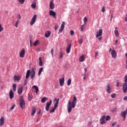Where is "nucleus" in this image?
Masks as SVG:
<instances>
[{
  "mask_svg": "<svg viewBox=\"0 0 127 127\" xmlns=\"http://www.w3.org/2000/svg\"><path fill=\"white\" fill-rule=\"evenodd\" d=\"M76 104H77V98L76 96H74L72 102L68 101L67 105V111L69 113H71L72 109H74V108L76 107Z\"/></svg>",
  "mask_w": 127,
  "mask_h": 127,
  "instance_id": "f257e3e1",
  "label": "nucleus"
},
{
  "mask_svg": "<svg viewBox=\"0 0 127 127\" xmlns=\"http://www.w3.org/2000/svg\"><path fill=\"white\" fill-rule=\"evenodd\" d=\"M34 68H32L31 69V71L30 69H28L27 71L26 74V79H28L29 78V76H30V73H31V79H33L34 77H35V70Z\"/></svg>",
  "mask_w": 127,
  "mask_h": 127,
  "instance_id": "f03ea898",
  "label": "nucleus"
},
{
  "mask_svg": "<svg viewBox=\"0 0 127 127\" xmlns=\"http://www.w3.org/2000/svg\"><path fill=\"white\" fill-rule=\"evenodd\" d=\"M19 101V106L23 110L25 108V102L24 101V99H23V96L20 97Z\"/></svg>",
  "mask_w": 127,
  "mask_h": 127,
  "instance_id": "7ed1b4c3",
  "label": "nucleus"
},
{
  "mask_svg": "<svg viewBox=\"0 0 127 127\" xmlns=\"http://www.w3.org/2000/svg\"><path fill=\"white\" fill-rule=\"evenodd\" d=\"M127 113L125 111L121 112L120 116L121 118H123V121H126V118H127Z\"/></svg>",
  "mask_w": 127,
  "mask_h": 127,
  "instance_id": "20e7f679",
  "label": "nucleus"
},
{
  "mask_svg": "<svg viewBox=\"0 0 127 127\" xmlns=\"http://www.w3.org/2000/svg\"><path fill=\"white\" fill-rule=\"evenodd\" d=\"M36 18H37V15L36 14L34 15L33 17L32 18L31 21L30 22V25H33V24L35 23V22L36 21Z\"/></svg>",
  "mask_w": 127,
  "mask_h": 127,
  "instance_id": "39448f33",
  "label": "nucleus"
},
{
  "mask_svg": "<svg viewBox=\"0 0 127 127\" xmlns=\"http://www.w3.org/2000/svg\"><path fill=\"white\" fill-rule=\"evenodd\" d=\"M123 91L124 94L127 93V83H123Z\"/></svg>",
  "mask_w": 127,
  "mask_h": 127,
  "instance_id": "423d86ee",
  "label": "nucleus"
},
{
  "mask_svg": "<svg viewBox=\"0 0 127 127\" xmlns=\"http://www.w3.org/2000/svg\"><path fill=\"white\" fill-rule=\"evenodd\" d=\"M103 34V30L102 29H100L99 31L96 32V37L98 38V37H100V36H102Z\"/></svg>",
  "mask_w": 127,
  "mask_h": 127,
  "instance_id": "0eeeda50",
  "label": "nucleus"
},
{
  "mask_svg": "<svg viewBox=\"0 0 127 127\" xmlns=\"http://www.w3.org/2000/svg\"><path fill=\"white\" fill-rule=\"evenodd\" d=\"M52 104V100H50L49 103H47V104L45 107L46 111L48 112L49 111V108H50V106H51Z\"/></svg>",
  "mask_w": 127,
  "mask_h": 127,
  "instance_id": "6e6552de",
  "label": "nucleus"
},
{
  "mask_svg": "<svg viewBox=\"0 0 127 127\" xmlns=\"http://www.w3.org/2000/svg\"><path fill=\"white\" fill-rule=\"evenodd\" d=\"M21 78V76L20 75H14L13 76V80L14 81H19L20 78Z\"/></svg>",
  "mask_w": 127,
  "mask_h": 127,
  "instance_id": "1a4fd4ad",
  "label": "nucleus"
},
{
  "mask_svg": "<svg viewBox=\"0 0 127 127\" xmlns=\"http://www.w3.org/2000/svg\"><path fill=\"white\" fill-rule=\"evenodd\" d=\"M106 90L108 94H111V93H112V88L109 84H107V85Z\"/></svg>",
  "mask_w": 127,
  "mask_h": 127,
  "instance_id": "9d476101",
  "label": "nucleus"
},
{
  "mask_svg": "<svg viewBox=\"0 0 127 127\" xmlns=\"http://www.w3.org/2000/svg\"><path fill=\"white\" fill-rule=\"evenodd\" d=\"M106 119V116H103L102 118L100 119V124L101 125H104V124H106L107 123L106 122V120H105Z\"/></svg>",
  "mask_w": 127,
  "mask_h": 127,
  "instance_id": "9b49d317",
  "label": "nucleus"
},
{
  "mask_svg": "<svg viewBox=\"0 0 127 127\" xmlns=\"http://www.w3.org/2000/svg\"><path fill=\"white\" fill-rule=\"evenodd\" d=\"M111 55L112 58L115 59L117 58V52H116L115 50H113L111 52Z\"/></svg>",
  "mask_w": 127,
  "mask_h": 127,
  "instance_id": "f8f14e48",
  "label": "nucleus"
},
{
  "mask_svg": "<svg viewBox=\"0 0 127 127\" xmlns=\"http://www.w3.org/2000/svg\"><path fill=\"white\" fill-rule=\"evenodd\" d=\"M50 15H51L54 18H56V12L52 10H50Z\"/></svg>",
  "mask_w": 127,
  "mask_h": 127,
  "instance_id": "ddd939ff",
  "label": "nucleus"
},
{
  "mask_svg": "<svg viewBox=\"0 0 127 127\" xmlns=\"http://www.w3.org/2000/svg\"><path fill=\"white\" fill-rule=\"evenodd\" d=\"M22 92H23V87L20 86L18 89V95H21V94H22Z\"/></svg>",
  "mask_w": 127,
  "mask_h": 127,
  "instance_id": "4468645a",
  "label": "nucleus"
},
{
  "mask_svg": "<svg viewBox=\"0 0 127 127\" xmlns=\"http://www.w3.org/2000/svg\"><path fill=\"white\" fill-rule=\"evenodd\" d=\"M24 55H25V50L24 49H23L20 53V58H24Z\"/></svg>",
  "mask_w": 127,
  "mask_h": 127,
  "instance_id": "2eb2a0df",
  "label": "nucleus"
},
{
  "mask_svg": "<svg viewBox=\"0 0 127 127\" xmlns=\"http://www.w3.org/2000/svg\"><path fill=\"white\" fill-rule=\"evenodd\" d=\"M50 35H51V31H47L45 34V37L46 38H48V37H50Z\"/></svg>",
  "mask_w": 127,
  "mask_h": 127,
  "instance_id": "dca6fc26",
  "label": "nucleus"
},
{
  "mask_svg": "<svg viewBox=\"0 0 127 127\" xmlns=\"http://www.w3.org/2000/svg\"><path fill=\"white\" fill-rule=\"evenodd\" d=\"M4 125V118L3 117H2L0 119V126L2 127V126H3Z\"/></svg>",
  "mask_w": 127,
  "mask_h": 127,
  "instance_id": "f3484780",
  "label": "nucleus"
},
{
  "mask_svg": "<svg viewBox=\"0 0 127 127\" xmlns=\"http://www.w3.org/2000/svg\"><path fill=\"white\" fill-rule=\"evenodd\" d=\"M54 7H55L54 3H53V1L51 0L50 3V9H54Z\"/></svg>",
  "mask_w": 127,
  "mask_h": 127,
  "instance_id": "a211bd4d",
  "label": "nucleus"
},
{
  "mask_svg": "<svg viewBox=\"0 0 127 127\" xmlns=\"http://www.w3.org/2000/svg\"><path fill=\"white\" fill-rule=\"evenodd\" d=\"M60 84L61 87L64 85V77H63L62 79H60Z\"/></svg>",
  "mask_w": 127,
  "mask_h": 127,
  "instance_id": "6ab92c4d",
  "label": "nucleus"
},
{
  "mask_svg": "<svg viewBox=\"0 0 127 127\" xmlns=\"http://www.w3.org/2000/svg\"><path fill=\"white\" fill-rule=\"evenodd\" d=\"M79 62H84V61H85V57L84 55H82L79 57Z\"/></svg>",
  "mask_w": 127,
  "mask_h": 127,
  "instance_id": "aec40b11",
  "label": "nucleus"
},
{
  "mask_svg": "<svg viewBox=\"0 0 127 127\" xmlns=\"http://www.w3.org/2000/svg\"><path fill=\"white\" fill-rule=\"evenodd\" d=\"M13 97H14V94H13V92L12 90H10L9 92V97L10 99H13Z\"/></svg>",
  "mask_w": 127,
  "mask_h": 127,
  "instance_id": "412c9836",
  "label": "nucleus"
},
{
  "mask_svg": "<svg viewBox=\"0 0 127 127\" xmlns=\"http://www.w3.org/2000/svg\"><path fill=\"white\" fill-rule=\"evenodd\" d=\"M71 45H68V46L66 48V53L69 54L70 53V51H71Z\"/></svg>",
  "mask_w": 127,
  "mask_h": 127,
  "instance_id": "4be33fe9",
  "label": "nucleus"
},
{
  "mask_svg": "<svg viewBox=\"0 0 127 127\" xmlns=\"http://www.w3.org/2000/svg\"><path fill=\"white\" fill-rule=\"evenodd\" d=\"M54 101H56L54 107H55V108H57V107H58V103H59V98L57 100V98H55Z\"/></svg>",
  "mask_w": 127,
  "mask_h": 127,
  "instance_id": "5701e85b",
  "label": "nucleus"
},
{
  "mask_svg": "<svg viewBox=\"0 0 127 127\" xmlns=\"http://www.w3.org/2000/svg\"><path fill=\"white\" fill-rule=\"evenodd\" d=\"M33 89H35L36 90V93L37 94L38 93V91H39V89H38V87H37L36 85H33L32 86Z\"/></svg>",
  "mask_w": 127,
  "mask_h": 127,
  "instance_id": "b1692460",
  "label": "nucleus"
},
{
  "mask_svg": "<svg viewBox=\"0 0 127 127\" xmlns=\"http://www.w3.org/2000/svg\"><path fill=\"white\" fill-rule=\"evenodd\" d=\"M39 66H40V67H41V66L43 65V62H42V60H41V57H40L39 58Z\"/></svg>",
  "mask_w": 127,
  "mask_h": 127,
  "instance_id": "393cba45",
  "label": "nucleus"
},
{
  "mask_svg": "<svg viewBox=\"0 0 127 127\" xmlns=\"http://www.w3.org/2000/svg\"><path fill=\"white\" fill-rule=\"evenodd\" d=\"M47 100H48V98L45 97H44L42 98V100H41V102L42 103H45V101H47Z\"/></svg>",
  "mask_w": 127,
  "mask_h": 127,
  "instance_id": "a878e982",
  "label": "nucleus"
},
{
  "mask_svg": "<svg viewBox=\"0 0 127 127\" xmlns=\"http://www.w3.org/2000/svg\"><path fill=\"white\" fill-rule=\"evenodd\" d=\"M16 87H17L16 84H15V83H13L12 85L13 92H15V91H16Z\"/></svg>",
  "mask_w": 127,
  "mask_h": 127,
  "instance_id": "bb28decb",
  "label": "nucleus"
},
{
  "mask_svg": "<svg viewBox=\"0 0 127 127\" xmlns=\"http://www.w3.org/2000/svg\"><path fill=\"white\" fill-rule=\"evenodd\" d=\"M117 29H118V27H116L115 29V30L114 31L115 34L116 36H119V31Z\"/></svg>",
  "mask_w": 127,
  "mask_h": 127,
  "instance_id": "cd10ccee",
  "label": "nucleus"
},
{
  "mask_svg": "<svg viewBox=\"0 0 127 127\" xmlns=\"http://www.w3.org/2000/svg\"><path fill=\"white\" fill-rule=\"evenodd\" d=\"M36 112V110L35 109V108H33L32 109V113H31L32 116H34V114H35Z\"/></svg>",
  "mask_w": 127,
  "mask_h": 127,
  "instance_id": "c85d7f7f",
  "label": "nucleus"
},
{
  "mask_svg": "<svg viewBox=\"0 0 127 127\" xmlns=\"http://www.w3.org/2000/svg\"><path fill=\"white\" fill-rule=\"evenodd\" d=\"M42 71H43V67H41L39 70V72H38L39 76H40V75H41V73H42Z\"/></svg>",
  "mask_w": 127,
  "mask_h": 127,
  "instance_id": "c756f323",
  "label": "nucleus"
},
{
  "mask_svg": "<svg viewBox=\"0 0 127 127\" xmlns=\"http://www.w3.org/2000/svg\"><path fill=\"white\" fill-rule=\"evenodd\" d=\"M72 82V80L71 79V78H69L67 80V86H70V85H71V82Z\"/></svg>",
  "mask_w": 127,
  "mask_h": 127,
  "instance_id": "7c9ffc66",
  "label": "nucleus"
},
{
  "mask_svg": "<svg viewBox=\"0 0 127 127\" xmlns=\"http://www.w3.org/2000/svg\"><path fill=\"white\" fill-rule=\"evenodd\" d=\"M56 109H57V107H55V106H54V108H52V110L50 111V113H54Z\"/></svg>",
  "mask_w": 127,
  "mask_h": 127,
  "instance_id": "2f4dec72",
  "label": "nucleus"
},
{
  "mask_svg": "<svg viewBox=\"0 0 127 127\" xmlns=\"http://www.w3.org/2000/svg\"><path fill=\"white\" fill-rule=\"evenodd\" d=\"M33 98V96L32 95L30 96V95H28V101H31Z\"/></svg>",
  "mask_w": 127,
  "mask_h": 127,
  "instance_id": "473e14b6",
  "label": "nucleus"
},
{
  "mask_svg": "<svg viewBox=\"0 0 127 127\" xmlns=\"http://www.w3.org/2000/svg\"><path fill=\"white\" fill-rule=\"evenodd\" d=\"M111 98H112L113 99H114V98H116V97H117V94L116 93H113L111 95Z\"/></svg>",
  "mask_w": 127,
  "mask_h": 127,
  "instance_id": "72a5a7b5",
  "label": "nucleus"
},
{
  "mask_svg": "<svg viewBox=\"0 0 127 127\" xmlns=\"http://www.w3.org/2000/svg\"><path fill=\"white\" fill-rule=\"evenodd\" d=\"M64 27H65V22H63L61 28L64 29Z\"/></svg>",
  "mask_w": 127,
  "mask_h": 127,
  "instance_id": "f704fd0d",
  "label": "nucleus"
},
{
  "mask_svg": "<svg viewBox=\"0 0 127 127\" xmlns=\"http://www.w3.org/2000/svg\"><path fill=\"white\" fill-rule=\"evenodd\" d=\"M19 23V20H17L15 24V26L16 27V28H17L18 26V23Z\"/></svg>",
  "mask_w": 127,
  "mask_h": 127,
  "instance_id": "c9c22d12",
  "label": "nucleus"
},
{
  "mask_svg": "<svg viewBox=\"0 0 127 127\" xmlns=\"http://www.w3.org/2000/svg\"><path fill=\"white\" fill-rule=\"evenodd\" d=\"M111 119V117L109 116H107L106 117H105V120L106 121H108L109 120Z\"/></svg>",
  "mask_w": 127,
  "mask_h": 127,
  "instance_id": "e433bc0d",
  "label": "nucleus"
},
{
  "mask_svg": "<svg viewBox=\"0 0 127 127\" xmlns=\"http://www.w3.org/2000/svg\"><path fill=\"white\" fill-rule=\"evenodd\" d=\"M124 83H127V75H126L124 77Z\"/></svg>",
  "mask_w": 127,
  "mask_h": 127,
  "instance_id": "4c0bfd02",
  "label": "nucleus"
},
{
  "mask_svg": "<svg viewBox=\"0 0 127 127\" xmlns=\"http://www.w3.org/2000/svg\"><path fill=\"white\" fill-rule=\"evenodd\" d=\"M38 44V41H36L34 43L33 45L34 46H36Z\"/></svg>",
  "mask_w": 127,
  "mask_h": 127,
  "instance_id": "58836bf2",
  "label": "nucleus"
},
{
  "mask_svg": "<svg viewBox=\"0 0 127 127\" xmlns=\"http://www.w3.org/2000/svg\"><path fill=\"white\" fill-rule=\"evenodd\" d=\"M31 7H32V8H36V4H31Z\"/></svg>",
  "mask_w": 127,
  "mask_h": 127,
  "instance_id": "ea45409f",
  "label": "nucleus"
},
{
  "mask_svg": "<svg viewBox=\"0 0 127 127\" xmlns=\"http://www.w3.org/2000/svg\"><path fill=\"white\" fill-rule=\"evenodd\" d=\"M3 30V28H2V26H1V24H0V32L2 31Z\"/></svg>",
  "mask_w": 127,
  "mask_h": 127,
  "instance_id": "a19ab883",
  "label": "nucleus"
},
{
  "mask_svg": "<svg viewBox=\"0 0 127 127\" xmlns=\"http://www.w3.org/2000/svg\"><path fill=\"white\" fill-rule=\"evenodd\" d=\"M15 107V105H13L12 107H11L10 109V111H12V110H13V109H14V107Z\"/></svg>",
  "mask_w": 127,
  "mask_h": 127,
  "instance_id": "79ce46f5",
  "label": "nucleus"
},
{
  "mask_svg": "<svg viewBox=\"0 0 127 127\" xmlns=\"http://www.w3.org/2000/svg\"><path fill=\"white\" fill-rule=\"evenodd\" d=\"M82 42H83V39H80L79 40V44H82Z\"/></svg>",
  "mask_w": 127,
  "mask_h": 127,
  "instance_id": "37998d69",
  "label": "nucleus"
},
{
  "mask_svg": "<svg viewBox=\"0 0 127 127\" xmlns=\"http://www.w3.org/2000/svg\"><path fill=\"white\" fill-rule=\"evenodd\" d=\"M84 27H85V25H82L81 26V31H84Z\"/></svg>",
  "mask_w": 127,
  "mask_h": 127,
  "instance_id": "c03bdc74",
  "label": "nucleus"
},
{
  "mask_svg": "<svg viewBox=\"0 0 127 127\" xmlns=\"http://www.w3.org/2000/svg\"><path fill=\"white\" fill-rule=\"evenodd\" d=\"M24 0H19V1L20 3H21L22 4H23V3L24 2Z\"/></svg>",
  "mask_w": 127,
  "mask_h": 127,
  "instance_id": "a18cd8bd",
  "label": "nucleus"
},
{
  "mask_svg": "<svg viewBox=\"0 0 127 127\" xmlns=\"http://www.w3.org/2000/svg\"><path fill=\"white\" fill-rule=\"evenodd\" d=\"M53 52H54V50L52 48L51 51V53L52 54V56L53 57Z\"/></svg>",
  "mask_w": 127,
  "mask_h": 127,
  "instance_id": "49530a36",
  "label": "nucleus"
},
{
  "mask_svg": "<svg viewBox=\"0 0 127 127\" xmlns=\"http://www.w3.org/2000/svg\"><path fill=\"white\" fill-rule=\"evenodd\" d=\"M87 18L86 17H84V22L85 23V24H86V22H87Z\"/></svg>",
  "mask_w": 127,
  "mask_h": 127,
  "instance_id": "de8ad7c7",
  "label": "nucleus"
},
{
  "mask_svg": "<svg viewBox=\"0 0 127 127\" xmlns=\"http://www.w3.org/2000/svg\"><path fill=\"white\" fill-rule=\"evenodd\" d=\"M70 35H74V31L71 30L70 32Z\"/></svg>",
  "mask_w": 127,
  "mask_h": 127,
  "instance_id": "09e8293b",
  "label": "nucleus"
},
{
  "mask_svg": "<svg viewBox=\"0 0 127 127\" xmlns=\"http://www.w3.org/2000/svg\"><path fill=\"white\" fill-rule=\"evenodd\" d=\"M116 125H117V122H114L112 123V127H114Z\"/></svg>",
  "mask_w": 127,
  "mask_h": 127,
  "instance_id": "8fccbe9b",
  "label": "nucleus"
},
{
  "mask_svg": "<svg viewBox=\"0 0 127 127\" xmlns=\"http://www.w3.org/2000/svg\"><path fill=\"white\" fill-rule=\"evenodd\" d=\"M60 57L61 59L63 58V55L62 54V53H60Z\"/></svg>",
  "mask_w": 127,
  "mask_h": 127,
  "instance_id": "3c124183",
  "label": "nucleus"
},
{
  "mask_svg": "<svg viewBox=\"0 0 127 127\" xmlns=\"http://www.w3.org/2000/svg\"><path fill=\"white\" fill-rule=\"evenodd\" d=\"M111 112H113V113L115 112H117V108H114L113 110L111 111Z\"/></svg>",
  "mask_w": 127,
  "mask_h": 127,
  "instance_id": "603ef678",
  "label": "nucleus"
},
{
  "mask_svg": "<svg viewBox=\"0 0 127 127\" xmlns=\"http://www.w3.org/2000/svg\"><path fill=\"white\" fill-rule=\"evenodd\" d=\"M32 42H33V41H32V40H30V46H32Z\"/></svg>",
  "mask_w": 127,
  "mask_h": 127,
  "instance_id": "864d4df0",
  "label": "nucleus"
},
{
  "mask_svg": "<svg viewBox=\"0 0 127 127\" xmlns=\"http://www.w3.org/2000/svg\"><path fill=\"white\" fill-rule=\"evenodd\" d=\"M102 12H105V6H103L102 8Z\"/></svg>",
  "mask_w": 127,
  "mask_h": 127,
  "instance_id": "5fc2aeb1",
  "label": "nucleus"
},
{
  "mask_svg": "<svg viewBox=\"0 0 127 127\" xmlns=\"http://www.w3.org/2000/svg\"><path fill=\"white\" fill-rule=\"evenodd\" d=\"M98 52H96V53H95V58H97V57H98Z\"/></svg>",
  "mask_w": 127,
  "mask_h": 127,
  "instance_id": "6e6d98bb",
  "label": "nucleus"
},
{
  "mask_svg": "<svg viewBox=\"0 0 127 127\" xmlns=\"http://www.w3.org/2000/svg\"><path fill=\"white\" fill-rule=\"evenodd\" d=\"M26 84H27V80L25 79L24 80V86H25V85H26Z\"/></svg>",
  "mask_w": 127,
  "mask_h": 127,
  "instance_id": "4d7b16f0",
  "label": "nucleus"
},
{
  "mask_svg": "<svg viewBox=\"0 0 127 127\" xmlns=\"http://www.w3.org/2000/svg\"><path fill=\"white\" fill-rule=\"evenodd\" d=\"M17 18H18V19H21V16H20V14H18V15Z\"/></svg>",
  "mask_w": 127,
  "mask_h": 127,
  "instance_id": "13d9d810",
  "label": "nucleus"
},
{
  "mask_svg": "<svg viewBox=\"0 0 127 127\" xmlns=\"http://www.w3.org/2000/svg\"><path fill=\"white\" fill-rule=\"evenodd\" d=\"M63 29H64L61 28V29H60V30H59L60 32H62V31H63Z\"/></svg>",
  "mask_w": 127,
  "mask_h": 127,
  "instance_id": "bf43d9fd",
  "label": "nucleus"
},
{
  "mask_svg": "<svg viewBox=\"0 0 127 127\" xmlns=\"http://www.w3.org/2000/svg\"><path fill=\"white\" fill-rule=\"evenodd\" d=\"M87 70H88V68L87 67L84 68V71H85L84 73H85V74L87 72Z\"/></svg>",
  "mask_w": 127,
  "mask_h": 127,
  "instance_id": "052dcab7",
  "label": "nucleus"
},
{
  "mask_svg": "<svg viewBox=\"0 0 127 127\" xmlns=\"http://www.w3.org/2000/svg\"><path fill=\"white\" fill-rule=\"evenodd\" d=\"M58 28V26H55V30H57V29Z\"/></svg>",
  "mask_w": 127,
  "mask_h": 127,
  "instance_id": "680f3d73",
  "label": "nucleus"
},
{
  "mask_svg": "<svg viewBox=\"0 0 127 127\" xmlns=\"http://www.w3.org/2000/svg\"><path fill=\"white\" fill-rule=\"evenodd\" d=\"M84 80H86V73H84V77L83 78Z\"/></svg>",
  "mask_w": 127,
  "mask_h": 127,
  "instance_id": "e2e57ef3",
  "label": "nucleus"
},
{
  "mask_svg": "<svg viewBox=\"0 0 127 127\" xmlns=\"http://www.w3.org/2000/svg\"><path fill=\"white\" fill-rule=\"evenodd\" d=\"M119 85H120V83H119V82H117V85H116L117 87H119Z\"/></svg>",
  "mask_w": 127,
  "mask_h": 127,
  "instance_id": "0e129e2a",
  "label": "nucleus"
},
{
  "mask_svg": "<svg viewBox=\"0 0 127 127\" xmlns=\"http://www.w3.org/2000/svg\"><path fill=\"white\" fill-rule=\"evenodd\" d=\"M99 40L101 41L102 40V37H100L98 38Z\"/></svg>",
  "mask_w": 127,
  "mask_h": 127,
  "instance_id": "69168bd1",
  "label": "nucleus"
},
{
  "mask_svg": "<svg viewBox=\"0 0 127 127\" xmlns=\"http://www.w3.org/2000/svg\"><path fill=\"white\" fill-rule=\"evenodd\" d=\"M118 43V40H117L116 41V42H115V44H116H116Z\"/></svg>",
  "mask_w": 127,
  "mask_h": 127,
  "instance_id": "338daca9",
  "label": "nucleus"
},
{
  "mask_svg": "<svg viewBox=\"0 0 127 127\" xmlns=\"http://www.w3.org/2000/svg\"><path fill=\"white\" fill-rule=\"evenodd\" d=\"M125 21H126V22L127 21V17H125Z\"/></svg>",
  "mask_w": 127,
  "mask_h": 127,
  "instance_id": "774afa93",
  "label": "nucleus"
}]
</instances>
